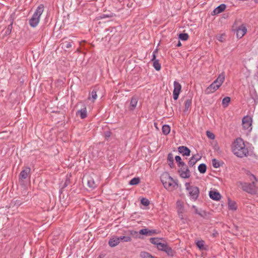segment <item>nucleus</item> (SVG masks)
Returning a JSON list of instances; mask_svg holds the SVG:
<instances>
[{"label": "nucleus", "mask_w": 258, "mask_h": 258, "mask_svg": "<svg viewBox=\"0 0 258 258\" xmlns=\"http://www.w3.org/2000/svg\"><path fill=\"white\" fill-rule=\"evenodd\" d=\"M232 150L233 154L238 157L243 158L248 155L249 151L243 140L238 138L235 140L232 145Z\"/></svg>", "instance_id": "f257e3e1"}, {"label": "nucleus", "mask_w": 258, "mask_h": 258, "mask_svg": "<svg viewBox=\"0 0 258 258\" xmlns=\"http://www.w3.org/2000/svg\"><path fill=\"white\" fill-rule=\"evenodd\" d=\"M160 179L164 187L169 191H173L178 186V180H174L167 172L161 174Z\"/></svg>", "instance_id": "f03ea898"}, {"label": "nucleus", "mask_w": 258, "mask_h": 258, "mask_svg": "<svg viewBox=\"0 0 258 258\" xmlns=\"http://www.w3.org/2000/svg\"><path fill=\"white\" fill-rule=\"evenodd\" d=\"M225 80L224 74H221L207 89L205 90V93L209 94L216 91L222 84Z\"/></svg>", "instance_id": "7ed1b4c3"}, {"label": "nucleus", "mask_w": 258, "mask_h": 258, "mask_svg": "<svg viewBox=\"0 0 258 258\" xmlns=\"http://www.w3.org/2000/svg\"><path fill=\"white\" fill-rule=\"evenodd\" d=\"M44 11L43 5H40L36 9L35 12L29 20V24L32 27H35L39 22L40 17Z\"/></svg>", "instance_id": "20e7f679"}, {"label": "nucleus", "mask_w": 258, "mask_h": 258, "mask_svg": "<svg viewBox=\"0 0 258 258\" xmlns=\"http://www.w3.org/2000/svg\"><path fill=\"white\" fill-rule=\"evenodd\" d=\"M250 179L252 181L251 183L240 182L239 184L241 185V188L243 191L252 195L255 194L256 191L255 187L254 180L251 176Z\"/></svg>", "instance_id": "39448f33"}, {"label": "nucleus", "mask_w": 258, "mask_h": 258, "mask_svg": "<svg viewBox=\"0 0 258 258\" xmlns=\"http://www.w3.org/2000/svg\"><path fill=\"white\" fill-rule=\"evenodd\" d=\"M185 189L188 191L190 199L196 201L199 196V188L197 186L190 185L188 182L185 183Z\"/></svg>", "instance_id": "423d86ee"}, {"label": "nucleus", "mask_w": 258, "mask_h": 258, "mask_svg": "<svg viewBox=\"0 0 258 258\" xmlns=\"http://www.w3.org/2000/svg\"><path fill=\"white\" fill-rule=\"evenodd\" d=\"M252 119L249 116H244L242 120V125L243 128L248 131H250L252 129Z\"/></svg>", "instance_id": "0eeeda50"}, {"label": "nucleus", "mask_w": 258, "mask_h": 258, "mask_svg": "<svg viewBox=\"0 0 258 258\" xmlns=\"http://www.w3.org/2000/svg\"><path fill=\"white\" fill-rule=\"evenodd\" d=\"M174 90L173 92V99L176 100L178 99L179 94L181 91V86L177 81L174 82Z\"/></svg>", "instance_id": "6e6552de"}, {"label": "nucleus", "mask_w": 258, "mask_h": 258, "mask_svg": "<svg viewBox=\"0 0 258 258\" xmlns=\"http://www.w3.org/2000/svg\"><path fill=\"white\" fill-rule=\"evenodd\" d=\"M31 169L29 167H25L23 170L21 171L19 174V179L21 180L26 179L30 176Z\"/></svg>", "instance_id": "1a4fd4ad"}, {"label": "nucleus", "mask_w": 258, "mask_h": 258, "mask_svg": "<svg viewBox=\"0 0 258 258\" xmlns=\"http://www.w3.org/2000/svg\"><path fill=\"white\" fill-rule=\"evenodd\" d=\"M139 233L140 235H144L146 236H152L155 234H158V232L156 230L153 229V230H150L148 228H144L141 229L139 231Z\"/></svg>", "instance_id": "9d476101"}, {"label": "nucleus", "mask_w": 258, "mask_h": 258, "mask_svg": "<svg viewBox=\"0 0 258 258\" xmlns=\"http://www.w3.org/2000/svg\"><path fill=\"white\" fill-rule=\"evenodd\" d=\"M246 32L247 29L245 26L243 24L241 25L236 29L237 38L239 39L241 38L245 34Z\"/></svg>", "instance_id": "9b49d317"}, {"label": "nucleus", "mask_w": 258, "mask_h": 258, "mask_svg": "<svg viewBox=\"0 0 258 258\" xmlns=\"http://www.w3.org/2000/svg\"><path fill=\"white\" fill-rule=\"evenodd\" d=\"M176 208L179 216L182 219V214L185 211L183 202L179 200L177 201L176 202Z\"/></svg>", "instance_id": "f8f14e48"}, {"label": "nucleus", "mask_w": 258, "mask_h": 258, "mask_svg": "<svg viewBox=\"0 0 258 258\" xmlns=\"http://www.w3.org/2000/svg\"><path fill=\"white\" fill-rule=\"evenodd\" d=\"M119 243L120 240L119 239V237L114 235L112 236L110 238L108 241V244L111 247H113L117 246Z\"/></svg>", "instance_id": "ddd939ff"}, {"label": "nucleus", "mask_w": 258, "mask_h": 258, "mask_svg": "<svg viewBox=\"0 0 258 258\" xmlns=\"http://www.w3.org/2000/svg\"><path fill=\"white\" fill-rule=\"evenodd\" d=\"M209 197L211 199L217 201H219L221 198L220 194L215 190H210L209 191Z\"/></svg>", "instance_id": "4468645a"}, {"label": "nucleus", "mask_w": 258, "mask_h": 258, "mask_svg": "<svg viewBox=\"0 0 258 258\" xmlns=\"http://www.w3.org/2000/svg\"><path fill=\"white\" fill-rule=\"evenodd\" d=\"M178 151L183 156H188L190 155V150L185 146H179L178 148Z\"/></svg>", "instance_id": "2eb2a0df"}, {"label": "nucleus", "mask_w": 258, "mask_h": 258, "mask_svg": "<svg viewBox=\"0 0 258 258\" xmlns=\"http://www.w3.org/2000/svg\"><path fill=\"white\" fill-rule=\"evenodd\" d=\"M125 234L128 235V236H132L135 238H142L139 235L140 234L139 232L134 230H128V231L125 232Z\"/></svg>", "instance_id": "dca6fc26"}, {"label": "nucleus", "mask_w": 258, "mask_h": 258, "mask_svg": "<svg viewBox=\"0 0 258 258\" xmlns=\"http://www.w3.org/2000/svg\"><path fill=\"white\" fill-rule=\"evenodd\" d=\"M201 159V157L199 155H195L192 156L189 161H188V165L189 166H193Z\"/></svg>", "instance_id": "f3484780"}, {"label": "nucleus", "mask_w": 258, "mask_h": 258, "mask_svg": "<svg viewBox=\"0 0 258 258\" xmlns=\"http://www.w3.org/2000/svg\"><path fill=\"white\" fill-rule=\"evenodd\" d=\"M138 102V98L137 97H133L130 102V110H134L137 105Z\"/></svg>", "instance_id": "a211bd4d"}, {"label": "nucleus", "mask_w": 258, "mask_h": 258, "mask_svg": "<svg viewBox=\"0 0 258 258\" xmlns=\"http://www.w3.org/2000/svg\"><path fill=\"white\" fill-rule=\"evenodd\" d=\"M76 114L80 115V117L82 119H84L87 117V109L86 107H85L84 108L79 110L77 111Z\"/></svg>", "instance_id": "6ab92c4d"}, {"label": "nucleus", "mask_w": 258, "mask_h": 258, "mask_svg": "<svg viewBox=\"0 0 258 258\" xmlns=\"http://www.w3.org/2000/svg\"><path fill=\"white\" fill-rule=\"evenodd\" d=\"M226 8V5L225 4H221L217 7L213 12L214 15L218 14L222 12Z\"/></svg>", "instance_id": "aec40b11"}, {"label": "nucleus", "mask_w": 258, "mask_h": 258, "mask_svg": "<svg viewBox=\"0 0 258 258\" xmlns=\"http://www.w3.org/2000/svg\"><path fill=\"white\" fill-rule=\"evenodd\" d=\"M87 184L89 187L92 188H94L97 186V184L94 180L90 176L87 177Z\"/></svg>", "instance_id": "412c9836"}, {"label": "nucleus", "mask_w": 258, "mask_h": 258, "mask_svg": "<svg viewBox=\"0 0 258 258\" xmlns=\"http://www.w3.org/2000/svg\"><path fill=\"white\" fill-rule=\"evenodd\" d=\"M228 208L229 210L235 211L237 209L236 203L235 202L228 199Z\"/></svg>", "instance_id": "4be33fe9"}, {"label": "nucleus", "mask_w": 258, "mask_h": 258, "mask_svg": "<svg viewBox=\"0 0 258 258\" xmlns=\"http://www.w3.org/2000/svg\"><path fill=\"white\" fill-rule=\"evenodd\" d=\"M191 99H187L185 100L184 102V109L183 110L184 112H187L189 110V107L191 105Z\"/></svg>", "instance_id": "5701e85b"}, {"label": "nucleus", "mask_w": 258, "mask_h": 258, "mask_svg": "<svg viewBox=\"0 0 258 258\" xmlns=\"http://www.w3.org/2000/svg\"><path fill=\"white\" fill-rule=\"evenodd\" d=\"M97 97V95L96 91L95 89H93L91 93L90 94L88 99L92 100V102H94L96 99Z\"/></svg>", "instance_id": "b1692460"}, {"label": "nucleus", "mask_w": 258, "mask_h": 258, "mask_svg": "<svg viewBox=\"0 0 258 258\" xmlns=\"http://www.w3.org/2000/svg\"><path fill=\"white\" fill-rule=\"evenodd\" d=\"M180 176L181 177L183 178H188L190 176V172L189 169H186L185 171H182L179 173Z\"/></svg>", "instance_id": "393cba45"}, {"label": "nucleus", "mask_w": 258, "mask_h": 258, "mask_svg": "<svg viewBox=\"0 0 258 258\" xmlns=\"http://www.w3.org/2000/svg\"><path fill=\"white\" fill-rule=\"evenodd\" d=\"M119 239L120 241L122 242H131L132 240V237L130 236H128V235H126V236H121L119 237Z\"/></svg>", "instance_id": "a878e982"}, {"label": "nucleus", "mask_w": 258, "mask_h": 258, "mask_svg": "<svg viewBox=\"0 0 258 258\" xmlns=\"http://www.w3.org/2000/svg\"><path fill=\"white\" fill-rule=\"evenodd\" d=\"M161 239V238H159L158 237H152L150 238V241L151 243L156 245V246H157L159 245V244L161 242L160 240Z\"/></svg>", "instance_id": "bb28decb"}, {"label": "nucleus", "mask_w": 258, "mask_h": 258, "mask_svg": "<svg viewBox=\"0 0 258 258\" xmlns=\"http://www.w3.org/2000/svg\"><path fill=\"white\" fill-rule=\"evenodd\" d=\"M167 160L169 162V165L171 168H173L174 166V160L173 158V155L171 153H169L168 155Z\"/></svg>", "instance_id": "cd10ccee"}, {"label": "nucleus", "mask_w": 258, "mask_h": 258, "mask_svg": "<svg viewBox=\"0 0 258 258\" xmlns=\"http://www.w3.org/2000/svg\"><path fill=\"white\" fill-rule=\"evenodd\" d=\"M162 130L163 133L164 135H167L168 134H169V133L170 132V127L169 125H167V124L163 125L162 126Z\"/></svg>", "instance_id": "c85d7f7f"}, {"label": "nucleus", "mask_w": 258, "mask_h": 258, "mask_svg": "<svg viewBox=\"0 0 258 258\" xmlns=\"http://www.w3.org/2000/svg\"><path fill=\"white\" fill-rule=\"evenodd\" d=\"M169 256H173L174 254V250L168 245H167L164 250Z\"/></svg>", "instance_id": "c756f323"}, {"label": "nucleus", "mask_w": 258, "mask_h": 258, "mask_svg": "<svg viewBox=\"0 0 258 258\" xmlns=\"http://www.w3.org/2000/svg\"><path fill=\"white\" fill-rule=\"evenodd\" d=\"M198 170L201 173H205L207 170V166L205 164L202 163L199 165Z\"/></svg>", "instance_id": "7c9ffc66"}, {"label": "nucleus", "mask_w": 258, "mask_h": 258, "mask_svg": "<svg viewBox=\"0 0 258 258\" xmlns=\"http://www.w3.org/2000/svg\"><path fill=\"white\" fill-rule=\"evenodd\" d=\"M197 247L200 249V250H204L206 249V248L205 247V242L203 240H199L196 243Z\"/></svg>", "instance_id": "2f4dec72"}, {"label": "nucleus", "mask_w": 258, "mask_h": 258, "mask_svg": "<svg viewBox=\"0 0 258 258\" xmlns=\"http://www.w3.org/2000/svg\"><path fill=\"white\" fill-rule=\"evenodd\" d=\"M140 178L134 177L130 181L129 184L130 185H137V184H139L140 183Z\"/></svg>", "instance_id": "473e14b6"}, {"label": "nucleus", "mask_w": 258, "mask_h": 258, "mask_svg": "<svg viewBox=\"0 0 258 258\" xmlns=\"http://www.w3.org/2000/svg\"><path fill=\"white\" fill-rule=\"evenodd\" d=\"M153 62V67L154 68V69L156 71H160L161 70V64L159 62V60H156Z\"/></svg>", "instance_id": "72a5a7b5"}, {"label": "nucleus", "mask_w": 258, "mask_h": 258, "mask_svg": "<svg viewBox=\"0 0 258 258\" xmlns=\"http://www.w3.org/2000/svg\"><path fill=\"white\" fill-rule=\"evenodd\" d=\"M115 16V15L114 13H110L107 14H102L99 17V18L100 19H102L106 18H112Z\"/></svg>", "instance_id": "f704fd0d"}, {"label": "nucleus", "mask_w": 258, "mask_h": 258, "mask_svg": "<svg viewBox=\"0 0 258 258\" xmlns=\"http://www.w3.org/2000/svg\"><path fill=\"white\" fill-rule=\"evenodd\" d=\"M230 101V98L229 97H225L222 100V104L224 107H227Z\"/></svg>", "instance_id": "c9c22d12"}, {"label": "nucleus", "mask_w": 258, "mask_h": 258, "mask_svg": "<svg viewBox=\"0 0 258 258\" xmlns=\"http://www.w3.org/2000/svg\"><path fill=\"white\" fill-rule=\"evenodd\" d=\"M140 256L142 258H153V256L151 254L145 251L141 252L140 253Z\"/></svg>", "instance_id": "e433bc0d"}, {"label": "nucleus", "mask_w": 258, "mask_h": 258, "mask_svg": "<svg viewBox=\"0 0 258 258\" xmlns=\"http://www.w3.org/2000/svg\"><path fill=\"white\" fill-rule=\"evenodd\" d=\"M61 44L62 47L64 48H70L72 47V42L70 41H64Z\"/></svg>", "instance_id": "4c0bfd02"}, {"label": "nucleus", "mask_w": 258, "mask_h": 258, "mask_svg": "<svg viewBox=\"0 0 258 258\" xmlns=\"http://www.w3.org/2000/svg\"><path fill=\"white\" fill-rule=\"evenodd\" d=\"M188 37V35L187 33H180L179 35V38L181 40H187Z\"/></svg>", "instance_id": "58836bf2"}, {"label": "nucleus", "mask_w": 258, "mask_h": 258, "mask_svg": "<svg viewBox=\"0 0 258 258\" xmlns=\"http://www.w3.org/2000/svg\"><path fill=\"white\" fill-rule=\"evenodd\" d=\"M212 162L213 166L214 168H217L219 167L221 165L220 162L216 159H212Z\"/></svg>", "instance_id": "ea45409f"}, {"label": "nucleus", "mask_w": 258, "mask_h": 258, "mask_svg": "<svg viewBox=\"0 0 258 258\" xmlns=\"http://www.w3.org/2000/svg\"><path fill=\"white\" fill-rule=\"evenodd\" d=\"M167 246V244L160 242L159 244V245L157 246V248H158V249L164 251Z\"/></svg>", "instance_id": "a19ab883"}, {"label": "nucleus", "mask_w": 258, "mask_h": 258, "mask_svg": "<svg viewBox=\"0 0 258 258\" xmlns=\"http://www.w3.org/2000/svg\"><path fill=\"white\" fill-rule=\"evenodd\" d=\"M13 22L11 23L10 24H9L8 27H7V28L6 30V32H5V34L6 35H9L11 33V31H12V29L13 28Z\"/></svg>", "instance_id": "79ce46f5"}, {"label": "nucleus", "mask_w": 258, "mask_h": 258, "mask_svg": "<svg viewBox=\"0 0 258 258\" xmlns=\"http://www.w3.org/2000/svg\"><path fill=\"white\" fill-rule=\"evenodd\" d=\"M141 203L143 205L145 206H148L150 204L149 201L146 198H142Z\"/></svg>", "instance_id": "37998d69"}, {"label": "nucleus", "mask_w": 258, "mask_h": 258, "mask_svg": "<svg viewBox=\"0 0 258 258\" xmlns=\"http://www.w3.org/2000/svg\"><path fill=\"white\" fill-rule=\"evenodd\" d=\"M206 134H207V137L210 139H212V140H213L215 139V135L213 133H212V132H210V131H207L206 132Z\"/></svg>", "instance_id": "c03bdc74"}, {"label": "nucleus", "mask_w": 258, "mask_h": 258, "mask_svg": "<svg viewBox=\"0 0 258 258\" xmlns=\"http://www.w3.org/2000/svg\"><path fill=\"white\" fill-rule=\"evenodd\" d=\"M251 176L253 178V180H254L255 187L256 191H257V189H258V179H257L255 176L253 174H251Z\"/></svg>", "instance_id": "a18cd8bd"}, {"label": "nucleus", "mask_w": 258, "mask_h": 258, "mask_svg": "<svg viewBox=\"0 0 258 258\" xmlns=\"http://www.w3.org/2000/svg\"><path fill=\"white\" fill-rule=\"evenodd\" d=\"M217 39L220 42H224L225 40V35L222 34L217 36Z\"/></svg>", "instance_id": "49530a36"}, {"label": "nucleus", "mask_w": 258, "mask_h": 258, "mask_svg": "<svg viewBox=\"0 0 258 258\" xmlns=\"http://www.w3.org/2000/svg\"><path fill=\"white\" fill-rule=\"evenodd\" d=\"M186 169H188L186 165H185V166H182V167H180V169H178V172L179 173L181 172L182 171H186Z\"/></svg>", "instance_id": "de8ad7c7"}, {"label": "nucleus", "mask_w": 258, "mask_h": 258, "mask_svg": "<svg viewBox=\"0 0 258 258\" xmlns=\"http://www.w3.org/2000/svg\"><path fill=\"white\" fill-rule=\"evenodd\" d=\"M157 51V50L156 49L155 51H154L153 53V55H152V58L151 59V60L152 61H154V60H157L156 59V54H155V53Z\"/></svg>", "instance_id": "09e8293b"}, {"label": "nucleus", "mask_w": 258, "mask_h": 258, "mask_svg": "<svg viewBox=\"0 0 258 258\" xmlns=\"http://www.w3.org/2000/svg\"><path fill=\"white\" fill-rule=\"evenodd\" d=\"M185 163L183 162V161H180L178 163H177V165L179 167H182V166H185Z\"/></svg>", "instance_id": "8fccbe9b"}, {"label": "nucleus", "mask_w": 258, "mask_h": 258, "mask_svg": "<svg viewBox=\"0 0 258 258\" xmlns=\"http://www.w3.org/2000/svg\"><path fill=\"white\" fill-rule=\"evenodd\" d=\"M175 160L177 163L181 161V157L179 156H176L175 157Z\"/></svg>", "instance_id": "3c124183"}, {"label": "nucleus", "mask_w": 258, "mask_h": 258, "mask_svg": "<svg viewBox=\"0 0 258 258\" xmlns=\"http://www.w3.org/2000/svg\"><path fill=\"white\" fill-rule=\"evenodd\" d=\"M192 208H194L195 209V212L196 214L201 215V214L198 212V209L197 208V207L195 206H194V205L192 206Z\"/></svg>", "instance_id": "603ef678"}, {"label": "nucleus", "mask_w": 258, "mask_h": 258, "mask_svg": "<svg viewBox=\"0 0 258 258\" xmlns=\"http://www.w3.org/2000/svg\"><path fill=\"white\" fill-rule=\"evenodd\" d=\"M218 235V233L217 232H216L215 233H214L213 234V237H216Z\"/></svg>", "instance_id": "864d4df0"}, {"label": "nucleus", "mask_w": 258, "mask_h": 258, "mask_svg": "<svg viewBox=\"0 0 258 258\" xmlns=\"http://www.w3.org/2000/svg\"><path fill=\"white\" fill-rule=\"evenodd\" d=\"M181 45V42H180V41H178V43L176 45V46L179 47V46H180Z\"/></svg>", "instance_id": "5fc2aeb1"}, {"label": "nucleus", "mask_w": 258, "mask_h": 258, "mask_svg": "<svg viewBox=\"0 0 258 258\" xmlns=\"http://www.w3.org/2000/svg\"><path fill=\"white\" fill-rule=\"evenodd\" d=\"M110 132H107L106 133V136L109 137L110 136Z\"/></svg>", "instance_id": "6e6d98bb"}, {"label": "nucleus", "mask_w": 258, "mask_h": 258, "mask_svg": "<svg viewBox=\"0 0 258 258\" xmlns=\"http://www.w3.org/2000/svg\"><path fill=\"white\" fill-rule=\"evenodd\" d=\"M255 3H258V0H254Z\"/></svg>", "instance_id": "4d7b16f0"}, {"label": "nucleus", "mask_w": 258, "mask_h": 258, "mask_svg": "<svg viewBox=\"0 0 258 258\" xmlns=\"http://www.w3.org/2000/svg\"><path fill=\"white\" fill-rule=\"evenodd\" d=\"M97 258H101L100 256H99V257H98Z\"/></svg>", "instance_id": "13d9d810"}]
</instances>
